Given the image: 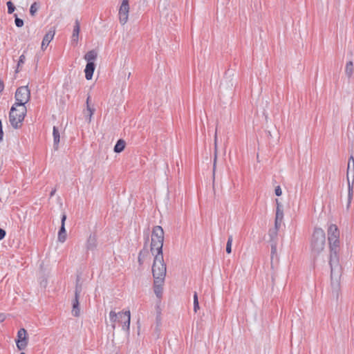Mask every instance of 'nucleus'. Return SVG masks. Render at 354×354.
Returning a JSON list of instances; mask_svg holds the SVG:
<instances>
[{"mask_svg": "<svg viewBox=\"0 0 354 354\" xmlns=\"http://www.w3.org/2000/svg\"><path fill=\"white\" fill-rule=\"evenodd\" d=\"M214 162H213V174L214 175L216 167L217 159H218V153L217 129H216V132H215V135H214Z\"/></svg>", "mask_w": 354, "mask_h": 354, "instance_id": "13", "label": "nucleus"}, {"mask_svg": "<svg viewBox=\"0 0 354 354\" xmlns=\"http://www.w3.org/2000/svg\"><path fill=\"white\" fill-rule=\"evenodd\" d=\"M20 354H26V353L22 352V353H21Z\"/></svg>", "mask_w": 354, "mask_h": 354, "instance_id": "44", "label": "nucleus"}, {"mask_svg": "<svg viewBox=\"0 0 354 354\" xmlns=\"http://www.w3.org/2000/svg\"><path fill=\"white\" fill-rule=\"evenodd\" d=\"M326 243V235L324 231L319 227L314 230L311 241V251L314 254H318L324 250Z\"/></svg>", "mask_w": 354, "mask_h": 354, "instance_id": "5", "label": "nucleus"}, {"mask_svg": "<svg viewBox=\"0 0 354 354\" xmlns=\"http://www.w3.org/2000/svg\"><path fill=\"white\" fill-rule=\"evenodd\" d=\"M89 101H90V96H88L86 99V106L89 105Z\"/></svg>", "mask_w": 354, "mask_h": 354, "instance_id": "40", "label": "nucleus"}, {"mask_svg": "<svg viewBox=\"0 0 354 354\" xmlns=\"http://www.w3.org/2000/svg\"><path fill=\"white\" fill-rule=\"evenodd\" d=\"M73 309H72V315L75 317H79L80 315V308L79 300L77 299H73L72 301Z\"/></svg>", "mask_w": 354, "mask_h": 354, "instance_id": "17", "label": "nucleus"}, {"mask_svg": "<svg viewBox=\"0 0 354 354\" xmlns=\"http://www.w3.org/2000/svg\"><path fill=\"white\" fill-rule=\"evenodd\" d=\"M97 246V239L95 236H90L86 242V248L89 250H94Z\"/></svg>", "mask_w": 354, "mask_h": 354, "instance_id": "18", "label": "nucleus"}, {"mask_svg": "<svg viewBox=\"0 0 354 354\" xmlns=\"http://www.w3.org/2000/svg\"><path fill=\"white\" fill-rule=\"evenodd\" d=\"M28 344V337L27 331L25 328H21L17 333L16 339L17 347L19 350H24Z\"/></svg>", "mask_w": 354, "mask_h": 354, "instance_id": "10", "label": "nucleus"}, {"mask_svg": "<svg viewBox=\"0 0 354 354\" xmlns=\"http://www.w3.org/2000/svg\"><path fill=\"white\" fill-rule=\"evenodd\" d=\"M232 84L230 83V88H232Z\"/></svg>", "mask_w": 354, "mask_h": 354, "instance_id": "42", "label": "nucleus"}, {"mask_svg": "<svg viewBox=\"0 0 354 354\" xmlns=\"http://www.w3.org/2000/svg\"><path fill=\"white\" fill-rule=\"evenodd\" d=\"M15 22L16 26L18 28L22 27L24 26V21L22 19L18 18L17 15L16 14L15 15Z\"/></svg>", "mask_w": 354, "mask_h": 354, "instance_id": "30", "label": "nucleus"}, {"mask_svg": "<svg viewBox=\"0 0 354 354\" xmlns=\"http://www.w3.org/2000/svg\"><path fill=\"white\" fill-rule=\"evenodd\" d=\"M164 242V231L161 226L157 225L153 228L151 233V254L162 253Z\"/></svg>", "mask_w": 354, "mask_h": 354, "instance_id": "6", "label": "nucleus"}, {"mask_svg": "<svg viewBox=\"0 0 354 354\" xmlns=\"http://www.w3.org/2000/svg\"><path fill=\"white\" fill-rule=\"evenodd\" d=\"M277 220H283V208H276Z\"/></svg>", "mask_w": 354, "mask_h": 354, "instance_id": "27", "label": "nucleus"}, {"mask_svg": "<svg viewBox=\"0 0 354 354\" xmlns=\"http://www.w3.org/2000/svg\"><path fill=\"white\" fill-rule=\"evenodd\" d=\"M66 220V215L63 214L62 216L61 227L58 232L57 240L60 243H64L66 240L67 234L65 228V221Z\"/></svg>", "mask_w": 354, "mask_h": 354, "instance_id": "11", "label": "nucleus"}, {"mask_svg": "<svg viewBox=\"0 0 354 354\" xmlns=\"http://www.w3.org/2000/svg\"><path fill=\"white\" fill-rule=\"evenodd\" d=\"M125 147V142L123 140H119L114 147V151L116 153L122 152Z\"/></svg>", "mask_w": 354, "mask_h": 354, "instance_id": "22", "label": "nucleus"}, {"mask_svg": "<svg viewBox=\"0 0 354 354\" xmlns=\"http://www.w3.org/2000/svg\"><path fill=\"white\" fill-rule=\"evenodd\" d=\"M16 100L15 104L19 106H26L30 99V91L28 86L19 87L15 95Z\"/></svg>", "mask_w": 354, "mask_h": 354, "instance_id": "8", "label": "nucleus"}, {"mask_svg": "<svg viewBox=\"0 0 354 354\" xmlns=\"http://www.w3.org/2000/svg\"><path fill=\"white\" fill-rule=\"evenodd\" d=\"M328 242L330 244L331 251L330 254H333V256H335V254L337 255L336 248H337L339 243V232L337 229V227L335 225L331 224L328 227Z\"/></svg>", "mask_w": 354, "mask_h": 354, "instance_id": "7", "label": "nucleus"}, {"mask_svg": "<svg viewBox=\"0 0 354 354\" xmlns=\"http://www.w3.org/2000/svg\"><path fill=\"white\" fill-rule=\"evenodd\" d=\"M55 189L53 190V191L50 192V196H53V195H54V194H55Z\"/></svg>", "mask_w": 354, "mask_h": 354, "instance_id": "41", "label": "nucleus"}, {"mask_svg": "<svg viewBox=\"0 0 354 354\" xmlns=\"http://www.w3.org/2000/svg\"><path fill=\"white\" fill-rule=\"evenodd\" d=\"M353 64L352 61H349L346 63L345 67V73L348 77H351L353 73Z\"/></svg>", "mask_w": 354, "mask_h": 354, "instance_id": "21", "label": "nucleus"}, {"mask_svg": "<svg viewBox=\"0 0 354 354\" xmlns=\"http://www.w3.org/2000/svg\"><path fill=\"white\" fill-rule=\"evenodd\" d=\"M274 193L277 196H280L282 194V190L280 186H277L274 189Z\"/></svg>", "mask_w": 354, "mask_h": 354, "instance_id": "33", "label": "nucleus"}, {"mask_svg": "<svg viewBox=\"0 0 354 354\" xmlns=\"http://www.w3.org/2000/svg\"><path fill=\"white\" fill-rule=\"evenodd\" d=\"M7 6H8V12L9 14L12 13L15 11V7L14 6L13 3L11 1L7 2Z\"/></svg>", "mask_w": 354, "mask_h": 354, "instance_id": "31", "label": "nucleus"}, {"mask_svg": "<svg viewBox=\"0 0 354 354\" xmlns=\"http://www.w3.org/2000/svg\"><path fill=\"white\" fill-rule=\"evenodd\" d=\"M4 319H5V315H3V314H1V315H0V322H3V321H4Z\"/></svg>", "mask_w": 354, "mask_h": 354, "instance_id": "39", "label": "nucleus"}, {"mask_svg": "<svg viewBox=\"0 0 354 354\" xmlns=\"http://www.w3.org/2000/svg\"><path fill=\"white\" fill-rule=\"evenodd\" d=\"M347 180H348V206L349 205L351 200V196L353 193V183H351L350 178L348 177V174H347ZM354 178H353L352 182H353Z\"/></svg>", "mask_w": 354, "mask_h": 354, "instance_id": "25", "label": "nucleus"}, {"mask_svg": "<svg viewBox=\"0 0 354 354\" xmlns=\"http://www.w3.org/2000/svg\"><path fill=\"white\" fill-rule=\"evenodd\" d=\"M232 236H229L226 244V252L230 254L232 252Z\"/></svg>", "mask_w": 354, "mask_h": 354, "instance_id": "28", "label": "nucleus"}, {"mask_svg": "<svg viewBox=\"0 0 354 354\" xmlns=\"http://www.w3.org/2000/svg\"><path fill=\"white\" fill-rule=\"evenodd\" d=\"M282 221L283 220H277V218H275V227L277 229H278L280 227Z\"/></svg>", "mask_w": 354, "mask_h": 354, "instance_id": "36", "label": "nucleus"}, {"mask_svg": "<svg viewBox=\"0 0 354 354\" xmlns=\"http://www.w3.org/2000/svg\"><path fill=\"white\" fill-rule=\"evenodd\" d=\"M6 234V231L0 228V240L3 239L5 237Z\"/></svg>", "mask_w": 354, "mask_h": 354, "instance_id": "35", "label": "nucleus"}, {"mask_svg": "<svg viewBox=\"0 0 354 354\" xmlns=\"http://www.w3.org/2000/svg\"><path fill=\"white\" fill-rule=\"evenodd\" d=\"M94 71H95V64L94 63H87V64L86 65L85 70H84L85 77L86 80H90L92 79Z\"/></svg>", "mask_w": 354, "mask_h": 354, "instance_id": "14", "label": "nucleus"}, {"mask_svg": "<svg viewBox=\"0 0 354 354\" xmlns=\"http://www.w3.org/2000/svg\"><path fill=\"white\" fill-rule=\"evenodd\" d=\"M351 164L353 165V174H354V158L353 156H351L348 159V170L349 169ZM353 176H354V175H353Z\"/></svg>", "mask_w": 354, "mask_h": 354, "instance_id": "34", "label": "nucleus"}, {"mask_svg": "<svg viewBox=\"0 0 354 354\" xmlns=\"http://www.w3.org/2000/svg\"><path fill=\"white\" fill-rule=\"evenodd\" d=\"M152 274L153 277V292L160 299L162 296L163 286L167 274V266L164 261L163 253L152 254Z\"/></svg>", "mask_w": 354, "mask_h": 354, "instance_id": "1", "label": "nucleus"}, {"mask_svg": "<svg viewBox=\"0 0 354 354\" xmlns=\"http://www.w3.org/2000/svg\"><path fill=\"white\" fill-rule=\"evenodd\" d=\"M96 57L97 53L94 50H91L85 55L84 59L87 61V63H93Z\"/></svg>", "mask_w": 354, "mask_h": 354, "instance_id": "20", "label": "nucleus"}, {"mask_svg": "<svg viewBox=\"0 0 354 354\" xmlns=\"http://www.w3.org/2000/svg\"><path fill=\"white\" fill-rule=\"evenodd\" d=\"M330 286L332 294L337 299L340 294V281L342 275V269L339 263L337 256L330 254Z\"/></svg>", "mask_w": 354, "mask_h": 354, "instance_id": "2", "label": "nucleus"}, {"mask_svg": "<svg viewBox=\"0 0 354 354\" xmlns=\"http://www.w3.org/2000/svg\"><path fill=\"white\" fill-rule=\"evenodd\" d=\"M53 147H54L55 150H57L59 148V143L60 141V135H59V132L56 127H53Z\"/></svg>", "mask_w": 354, "mask_h": 354, "instance_id": "15", "label": "nucleus"}, {"mask_svg": "<svg viewBox=\"0 0 354 354\" xmlns=\"http://www.w3.org/2000/svg\"><path fill=\"white\" fill-rule=\"evenodd\" d=\"M55 35V30L54 28L50 29L46 32L41 41V48L42 50H45L46 49L50 42L53 39Z\"/></svg>", "mask_w": 354, "mask_h": 354, "instance_id": "12", "label": "nucleus"}, {"mask_svg": "<svg viewBox=\"0 0 354 354\" xmlns=\"http://www.w3.org/2000/svg\"><path fill=\"white\" fill-rule=\"evenodd\" d=\"M82 291V284L80 282V280L77 279L76 281V285H75V288L74 299H77V300H79Z\"/></svg>", "mask_w": 354, "mask_h": 354, "instance_id": "19", "label": "nucleus"}, {"mask_svg": "<svg viewBox=\"0 0 354 354\" xmlns=\"http://www.w3.org/2000/svg\"><path fill=\"white\" fill-rule=\"evenodd\" d=\"M129 0H122L118 11V17L120 23L124 25L129 20Z\"/></svg>", "mask_w": 354, "mask_h": 354, "instance_id": "9", "label": "nucleus"}, {"mask_svg": "<svg viewBox=\"0 0 354 354\" xmlns=\"http://www.w3.org/2000/svg\"><path fill=\"white\" fill-rule=\"evenodd\" d=\"M46 281H44V286H46Z\"/></svg>", "mask_w": 354, "mask_h": 354, "instance_id": "43", "label": "nucleus"}, {"mask_svg": "<svg viewBox=\"0 0 354 354\" xmlns=\"http://www.w3.org/2000/svg\"><path fill=\"white\" fill-rule=\"evenodd\" d=\"M147 254V252L140 251L138 255V262L140 265L143 263V260L145 258V255Z\"/></svg>", "mask_w": 354, "mask_h": 354, "instance_id": "32", "label": "nucleus"}, {"mask_svg": "<svg viewBox=\"0 0 354 354\" xmlns=\"http://www.w3.org/2000/svg\"><path fill=\"white\" fill-rule=\"evenodd\" d=\"M80 31V23L77 20L75 21V26L73 28V35H72V41L77 43L78 41L79 33Z\"/></svg>", "mask_w": 354, "mask_h": 354, "instance_id": "16", "label": "nucleus"}, {"mask_svg": "<svg viewBox=\"0 0 354 354\" xmlns=\"http://www.w3.org/2000/svg\"><path fill=\"white\" fill-rule=\"evenodd\" d=\"M95 112V109L91 107L90 105L86 106V109L85 111V115L88 117V122H91L92 120V116Z\"/></svg>", "mask_w": 354, "mask_h": 354, "instance_id": "23", "label": "nucleus"}, {"mask_svg": "<svg viewBox=\"0 0 354 354\" xmlns=\"http://www.w3.org/2000/svg\"><path fill=\"white\" fill-rule=\"evenodd\" d=\"M39 8V4L37 2H34L30 8V14L31 16L34 17L37 12Z\"/></svg>", "mask_w": 354, "mask_h": 354, "instance_id": "24", "label": "nucleus"}, {"mask_svg": "<svg viewBox=\"0 0 354 354\" xmlns=\"http://www.w3.org/2000/svg\"><path fill=\"white\" fill-rule=\"evenodd\" d=\"M4 89V84L3 82L0 80V93H1Z\"/></svg>", "mask_w": 354, "mask_h": 354, "instance_id": "38", "label": "nucleus"}, {"mask_svg": "<svg viewBox=\"0 0 354 354\" xmlns=\"http://www.w3.org/2000/svg\"><path fill=\"white\" fill-rule=\"evenodd\" d=\"M26 112V106H19L15 104L12 105L9 113V121L13 128L19 129L21 127Z\"/></svg>", "mask_w": 354, "mask_h": 354, "instance_id": "4", "label": "nucleus"}, {"mask_svg": "<svg viewBox=\"0 0 354 354\" xmlns=\"http://www.w3.org/2000/svg\"><path fill=\"white\" fill-rule=\"evenodd\" d=\"M275 202H276V205H277V207L276 208H283L282 205L279 202V199H276Z\"/></svg>", "mask_w": 354, "mask_h": 354, "instance_id": "37", "label": "nucleus"}, {"mask_svg": "<svg viewBox=\"0 0 354 354\" xmlns=\"http://www.w3.org/2000/svg\"><path fill=\"white\" fill-rule=\"evenodd\" d=\"M199 309V304L198 300L197 293L195 292L194 295V310L195 313Z\"/></svg>", "mask_w": 354, "mask_h": 354, "instance_id": "29", "label": "nucleus"}, {"mask_svg": "<svg viewBox=\"0 0 354 354\" xmlns=\"http://www.w3.org/2000/svg\"><path fill=\"white\" fill-rule=\"evenodd\" d=\"M25 61H26V56L23 54L19 57V59L17 63V68L16 69V73H18L19 71L20 68L24 64Z\"/></svg>", "mask_w": 354, "mask_h": 354, "instance_id": "26", "label": "nucleus"}, {"mask_svg": "<svg viewBox=\"0 0 354 354\" xmlns=\"http://www.w3.org/2000/svg\"><path fill=\"white\" fill-rule=\"evenodd\" d=\"M109 321L113 330L115 328L116 324L118 323L121 324L123 330L129 332L131 321L130 310L119 313L111 310L109 313Z\"/></svg>", "mask_w": 354, "mask_h": 354, "instance_id": "3", "label": "nucleus"}]
</instances>
